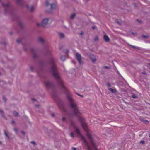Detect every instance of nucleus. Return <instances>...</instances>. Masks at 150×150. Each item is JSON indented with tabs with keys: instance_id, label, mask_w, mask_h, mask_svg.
<instances>
[{
	"instance_id": "obj_1",
	"label": "nucleus",
	"mask_w": 150,
	"mask_h": 150,
	"mask_svg": "<svg viewBox=\"0 0 150 150\" xmlns=\"http://www.w3.org/2000/svg\"><path fill=\"white\" fill-rule=\"evenodd\" d=\"M56 61V59L52 57L51 54H50L49 61V64L51 65L50 71L52 74L53 76L56 80L59 87L66 93L67 99L69 101L68 106L71 109L73 112V113L70 114L69 115L72 116L74 115L77 116L78 114L79 113V110L78 109L76 104L74 102L73 99L71 97V93L68 91L65 86L64 82L61 77L59 72L58 71L56 65L55 63Z\"/></svg>"
},
{
	"instance_id": "obj_2",
	"label": "nucleus",
	"mask_w": 150,
	"mask_h": 150,
	"mask_svg": "<svg viewBox=\"0 0 150 150\" xmlns=\"http://www.w3.org/2000/svg\"><path fill=\"white\" fill-rule=\"evenodd\" d=\"M81 124V125L83 128L87 132V136L88 139L90 140L91 146L94 150H97V147L95 143L94 142L93 138L92 137L91 135L87 132V130L86 128L88 127V125L85 122H80Z\"/></svg>"
},
{
	"instance_id": "obj_3",
	"label": "nucleus",
	"mask_w": 150,
	"mask_h": 150,
	"mask_svg": "<svg viewBox=\"0 0 150 150\" xmlns=\"http://www.w3.org/2000/svg\"><path fill=\"white\" fill-rule=\"evenodd\" d=\"M2 5L4 7V14L5 15L8 13H9L12 14L14 11L13 6L11 5L10 3H8L6 4H4V3H2Z\"/></svg>"
},
{
	"instance_id": "obj_4",
	"label": "nucleus",
	"mask_w": 150,
	"mask_h": 150,
	"mask_svg": "<svg viewBox=\"0 0 150 150\" xmlns=\"http://www.w3.org/2000/svg\"><path fill=\"white\" fill-rule=\"evenodd\" d=\"M86 55L87 56L92 60L93 63H94L96 61V56L90 53H86Z\"/></svg>"
},
{
	"instance_id": "obj_5",
	"label": "nucleus",
	"mask_w": 150,
	"mask_h": 150,
	"mask_svg": "<svg viewBox=\"0 0 150 150\" xmlns=\"http://www.w3.org/2000/svg\"><path fill=\"white\" fill-rule=\"evenodd\" d=\"M50 9L47 10L45 11V12L47 13H50L52 12L53 10L55 9L56 8V5L55 4L53 3L50 4Z\"/></svg>"
},
{
	"instance_id": "obj_6",
	"label": "nucleus",
	"mask_w": 150,
	"mask_h": 150,
	"mask_svg": "<svg viewBox=\"0 0 150 150\" xmlns=\"http://www.w3.org/2000/svg\"><path fill=\"white\" fill-rule=\"evenodd\" d=\"M45 84L47 89L54 88V85L53 83L49 81H46Z\"/></svg>"
},
{
	"instance_id": "obj_7",
	"label": "nucleus",
	"mask_w": 150,
	"mask_h": 150,
	"mask_svg": "<svg viewBox=\"0 0 150 150\" xmlns=\"http://www.w3.org/2000/svg\"><path fill=\"white\" fill-rule=\"evenodd\" d=\"M30 51L32 54L33 58L36 59L38 57V55L37 54V49L34 48H32L30 49Z\"/></svg>"
},
{
	"instance_id": "obj_8",
	"label": "nucleus",
	"mask_w": 150,
	"mask_h": 150,
	"mask_svg": "<svg viewBox=\"0 0 150 150\" xmlns=\"http://www.w3.org/2000/svg\"><path fill=\"white\" fill-rule=\"evenodd\" d=\"M76 59L78 61L79 64L82 65L83 64V63L81 60V57L80 54L79 53H76Z\"/></svg>"
},
{
	"instance_id": "obj_9",
	"label": "nucleus",
	"mask_w": 150,
	"mask_h": 150,
	"mask_svg": "<svg viewBox=\"0 0 150 150\" xmlns=\"http://www.w3.org/2000/svg\"><path fill=\"white\" fill-rule=\"evenodd\" d=\"M16 3L18 5L23 7L24 6L25 2L23 0H16Z\"/></svg>"
},
{
	"instance_id": "obj_10",
	"label": "nucleus",
	"mask_w": 150,
	"mask_h": 150,
	"mask_svg": "<svg viewBox=\"0 0 150 150\" xmlns=\"http://www.w3.org/2000/svg\"><path fill=\"white\" fill-rule=\"evenodd\" d=\"M48 20L49 19L47 18L44 19L42 21V24L41 25L42 27L43 28L44 27H45V25L48 23Z\"/></svg>"
},
{
	"instance_id": "obj_11",
	"label": "nucleus",
	"mask_w": 150,
	"mask_h": 150,
	"mask_svg": "<svg viewBox=\"0 0 150 150\" xmlns=\"http://www.w3.org/2000/svg\"><path fill=\"white\" fill-rule=\"evenodd\" d=\"M103 38L106 42H109L110 41V39L109 37L106 35H104Z\"/></svg>"
},
{
	"instance_id": "obj_12",
	"label": "nucleus",
	"mask_w": 150,
	"mask_h": 150,
	"mask_svg": "<svg viewBox=\"0 0 150 150\" xmlns=\"http://www.w3.org/2000/svg\"><path fill=\"white\" fill-rule=\"evenodd\" d=\"M59 107L63 109L64 107L65 104L64 103L60 102L59 104Z\"/></svg>"
},
{
	"instance_id": "obj_13",
	"label": "nucleus",
	"mask_w": 150,
	"mask_h": 150,
	"mask_svg": "<svg viewBox=\"0 0 150 150\" xmlns=\"http://www.w3.org/2000/svg\"><path fill=\"white\" fill-rule=\"evenodd\" d=\"M75 128L76 133L79 135H81L79 129L76 127H75Z\"/></svg>"
},
{
	"instance_id": "obj_14",
	"label": "nucleus",
	"mask_w": 150,
	"mask_h": 150,
	"mask_svg": "<svg viewBox=\"0 0 150 150\" xmlns=\"http://www.w3.org/2000/svg\"><path fill=\"white\" fill-rule=\"evenodd\" d=\"M38 40L39 42L42 44H43L44 42V39L41 37H40L38 38Z\"/></svg>"
},
{
	"instance_id": "obj_15",
	"label": "nucleus",
	"mask_w": 150,
	"mask_h": 150,
	"mask_svg": "<svg viewBox=\"0 0 150 150\" xmlns=\"http://www.w3.org/2000/svg\"><path fill=\"white\" fill-rule=\"evenodd\" d=\"M128 45H129V46H131L134 49H137L138 50H140V48L134 46H133V45H131L129 44H128Z\"/></svg>"
},
{
	"instance_id": "obj_16",
	"label": "nucleus",
	"mask_w": 150,
	"mask_h": 150,
	"mask_svg": "<svg viewBox=\"0 0 150 150\" xmlns=\"http://www.w3.org/2000/svg\"><path fill=\"white\" fill-rule=\"evenodd\" d=\"M82 139L83 140V142H85L87 146H88V142L86 140V139L83 137H82Z\"/></svg>"
},
{
	"instance_id": "obj_17",
	"label": "nucleus",
	"mask_w": 150,
	"mask_h": 150,
	"mask_svg": "<svg viewBox=\"0 0 150 150\" xmlns=\"http://www.w3.org/2000/svg\"><path fill=\"white\" fill-rule=\"evenodd\" d=\"M109 90L114 93H115L117 92V90L116 89H114L112 88L109 89Z\"/></svg>"
},
{
	"instance_id": "obj_18",
	"label": "nucleus",
	"mask_w": 150,
	"mask_h": 150,
	"mask_svg": "<svg viewBox=\"0 0 150 150\" xmlns=\"http://www.w3.org/2000/svg\"><path fill=\"white\" fill-rule=\"evenodd\" d=\"M4 134L8 138L9 140L10 139V137H9L8 133L6 131H4Z\"/></svg>"
},
{
	"instance_id": "obj_19",
	"label": "nucleus",
	"mask_w": 150,
	"mask_h": 150,
	"mask_svg": "<svg viewBox=\"0 0 150 150\" xmlns=\"http://www.w3.org/2000/svg\"><path fill=\"white\" fill-rule=\"evenodd\" d=\"M18 25L21 28H22L23 27V23L22 22L20 21H19L18 22Z\"/></svg>"
},
{
	"instance_id": "obj_20",
	"label": "nucleus",
	"mask_w": 150,
	"mask_h": 150,
	"mask_svg": "<svg viewBox=\"0 0 150 150\" xmlns=\"http://www.w3.org/2000/svg\"><path fill=\"white\" fill-rule=\"evenodd\" d=\"M60 59L63 61H64L65 59V55H63L61 57Z\"/></svg>"
},
{
	"instance_id": "obj_21",
	"label": "nucleus",
	"mask_w": 150,
	"mask_h": 150,
	"mask_svg": "<svg viewBox=\"0 0 150 150\" xmlns=\"http://www.w3.org/2000/svg\"><path fill=\"white\" fill-rule=\"evenodd\" d=\"M14 115L15 116H19L18 113L16 111H14L13 112Z\"/></svg>"
},
{
	"instance_id": "obj_22",
	"label": "nucleus",
	"mask_w": 150,
	"mask_h": 150,
	"mask_svg": "<svg viewBox=\"0 0 150 150\" xmlns=\"http://www.w3.org/2000/svg\"><path fill=\"white\" fill-rule=\"evenodd\" d=\"M29 9L30 11L31 12H32L34 10V8L33 5L31 6L30 8Z\"/></svg>"
},
{
	"instance_id": "obj_23",
	"label": "nucleus",
	"mask_w": 150,
	"mask_h": 150,
	"mask_svg": "<svg viewBox=\"0 0 150 150\" xmlns=\"http://www.w3.org/2000/svg\"><path fill=\"white\" fill-rule=\"evenodd\" d=\"M76 15L75 13L72 14L70 16V18L71 19H73Z\"/></svg>"
},
{
	"instance_id": "obj_24",
	"label": "nucleus",
	"mask_w": 150,
	"mask_h": 150,
	"mask_svg": "<svg viewBox=\"0 0 150 150\" xmlns=\"http://www.w3.org/2000/svg\"><path fill=\"white\" fill-rule=\"evenodd\" d=\"M23 46L24 48V50L25 52H27L28 50V49L27 48L25 47L26 46V44H23Z\"/></svg>"
},
{
	"instance_id": "obj_25",
	"label": "nucleus",
	"mask_w": 150,
	"mask_h": 150,
	"mask_svg": "<svg viewBox=\"0 0 150 150\" xmlns=\"http://www.w3.org/2000/svg\"><path fill=\"white\" fill-rule=\"evenodd\" d=\"M44 64V62H40L39 63V65L41 67V69H42V68H43Z\"/></svg>"
},
{
	"instance_id": "obj_26",
	"label": "nucleus",
	"mask_w": 150,
	"mask_h": 150,
	"mask_svg": "<svg viewBox=\"0 0 150 150\" xmlns=\"http://www.w3.org/2000/svg\"><path fill=\"white\" fill-rule=\"evenodd\" d=\"M59 34L60 36V37L61 38H63L64 37V35L63 33H59Z\"/></svg>"
},
{
	"instance_id": "obj_27",
	"label": "nucleus",
	"mask_w": 150,
	"mask_h": 150,
	"mask_svg": "<svg viewBox=\"0 0 150 150\" xmlns=\"http://www.w3.org/2000/svg\"><path fill=\"white\" fill-rule=\"evenodd\" d=\"M132 97L134 98H138V96L135 95L134 94H132Z\"/></svg>"
},
{
	"instance_id": "obj_28",
	"label": "nucleus",
	"mask_w": 150,
	"mask_h": 150,
	"mask_svg": "<svg viewBox=\"0 0 150 150\" xmlns=\"http://www.w3.org/2000/svg\"><path fill=\"white\" fill-rule=\"evenodd\" d=\"M2 99H3V100H4L5 102H6L7 99L4 96H3Z\"/></svg>"
},
{
	"instance_id": "obj_29",
	"label": "nucleus",
	"mask_w": 150,
	"mask_h": 150,
	"mask_svg": "<svg viewBox=\"0 0 150 150\" xmlns=\"http://www.w3.org/2000/svg\"><path fill=\"white\" fill-rule=\"evenodd\" d=\"M149 123V121H148L147 120H144L143 123H144V124H148Z\"/></svg>"
},
{
	"instance_id": "obj_30",
	"label": "nucleus",
	"mask_w": 150,
	"mask_h": 150,
	"mask_svg": "<svg viewBox=\"0 0 150 150\" xmlns=\"http://www.w3.org/2000/svg\"><path fill=\"white\" fill-rule=\"evenodd\" d=\"M142 37L144 38H146L149 37L148 35H142Z\"/></svg>"
},
{
	"instance_id": "obj_31",
	"label": "nucleus",
	"mask_w": 150,
	"mask_h": 150,
	"mask_svg": "<svg viewBox=\"0 0 150 150\" xmlns=\"http://www.w3.org/2000/svg\"><path fill=\"white\" fill-rule=\"evenodd\" d=\"M115 22L116 23H117V24L120 25L121 24L120 22L118 21V20L117 19H116L115 21Z\"/></svg>"
},
{
	"instance_id": "obj_32",
	"label": "nucleus",
	"mask_w": 150,
	"mask_h": 150,
	"mask_svg": "<svg viewBox=\"0 0 150 150\" xmlns=\"http://www.w3.org/2000/svg\"><path fill=\"white\" fill-rule=\"evenodd\" d=\"M94 41L95 42L98 40V36H96L94 39Z\"/></svg>"
},
{
	"instance_id": "obj_33",
	"label": "nucleus",
	"mask_w": 150,
	"mask_h": 150,
	"mask_svg": "<svg viewBox=\"0 0 150 150\" xmlns=\"http://www.w3.org/2000/svg\"><path fill=\"white\" fill-rule=\"evenodd\" d=\"M136 21L140 23H142V21L141 20H139V19H136Z\"/></svg>"
},
{
	"instance_id": "obj_34",
	"label": "nucleus",
	"mask_w": 150,
	"mask_h": 150,
	"mask_svg": "<svg viewBox=\"0 0 150 150\" xmlns=\"http://www.w3.org/2000/svg\"><path fill=\"white\" fill-rule=\"evenodd\" d=\"M70 135L73 138H74V134L73 133V132H71V133H70Z\"/></svg>"
},
{
	"instance_id": "obj_35",
	"label": "nucleus",
	"mask_w": 150,
	"mask_h": 150,
	"mask_svg": "<svg viewBox=\"0 0 150 150\" xmlns=\"http://www.w3.org/2000/svg\"><path fill=\"white\" fill-rule=\"evenodd\" d=\"M103 67L104 69H110V67L107 66H104Z\"/></svg>"
},
{
	"instance_id": "obj_36",
	"label": "nucleus",
	"mask_w": 150,
	"mask_h": 150,
	"mask_svg": "<svg viewBox=\"0 0 150 150\" xmlns=\"http://www.w3.org/2000/svg\"><path fill=\"white\" fill-rule=\"evenodd\" d=\"M49 4V3L48 2V1H47L46 2V3H45V6H47Z\"/></svg>"
},
{
	"instance_id": "obj_37",
	"label": "nucleus",
	"mask_w": 150,
	"mask_h": 150,
	"mask_svg": "<svg viewBox=\"0 0 150 150\" xmlns=\"http://www.w3.org/2000/svg\"><path fill=\"white\" fill-rule=\"evenodd\" d=\"M30 143L33 144L34 145H36V142L35 141H32L30 142Z\"/></svg>"
},
{
	"instance_id": "obj_38",
	"label": "nucleus",
	"mask_w": 150,
	"mask_h": 150,
	"mask_svg": "<svg viewBox=\"0 0 150 150\" xmlns=\"http://www.w3.org/2000/svg\"><path fill=\"white\" fill-rule=\"evenodd\" d=\"M1 116L3 117H4V118H5V115L4 114V112H3V113H1Z\"/></svg>"
},
{
	"instance_id": "obj_39",
	"label": "nucleus",
	"mask_w": 150,
	"mask_h": 150,
	"mask_svg": "<svg viewBox=\"0 0 150 150\" xmlns=\"http://www.w3.org/2000/svg\"><path fill=\"white\" fill-rule=\"evenodd\" d=\"M145 142V141H143V140H141L140 142V143H142L143 144H144Z\"/></svg>"
},
{
	"instance_id": "obj_40",
	"label": "nucleus",
	"mask_w": 150,
	"mask_h": 150,
	"mask_svg": "<svg viewBox=\"0 0 150 150\" xmlns=\"http://www.w3.org/2000/svg\"><path fill=\"white\" fill-rule=\"evenodd\" d=\"M16 42L18 44L20 43L21 42V41L19 39H18L16 40Z\"/></svg>"
},
{
	"instance_id": "obj_41",
	"label": "nucleus",
	"mask_w": 150,
	"mask_h": 150,
	"mask_svg": "<svg viewBox=\"0 0 150 150\" xmlns=\"http://www.w3.org/2000/svg\"><path fill=\"white\" fill-rule=\"evenodd\" d=\"M14 131L16 132V133H18V130L16 128H14Z\"/></svg>"
},
{
	"instance_id": "obj_42",
	"label": "nucleus",
	"mask_w": 150,
	"mask_h": 150,
	"mask_svg": "<svg viewBox=\"0 0 150 150\" xmlns=\"http://www.w3.org/2000/svg\"><path fill=\"white\" fill-rule=\"evenodd\" d=\"M76 94L77 95H78V96H81V97H83L84 96L83 95H80L77 93H76Z\"/></svg>"
},
{
	"instance_id": "obj_43",
	"label": "nucleus",
	"mask_w": 150,
	"mask_h": 150,
	"mask_svg": "<svg viewBox=\"0 0 150 150\" xmlns=\"http://www.w3.org/2000/svg\"><path fill=\"white\" fill-rule=\"evenodd\" d=\"M65 118L64 117H63L62 118V120L63 122H64L65 120Z\"/></svg>"
},
{
	"instance_id": "obj_44",
	"label": "nucleus",
	"mask_w": 150,
	"mask_h": 150,
	"mask_svg": "<svg viewBox=\"0 0 150 150\" xmlns=\"http://www.w3.org/2000/svg\"><path fill=\"white\" fill-rule=\"evenodd\" d=\"M21 132L23 134V135H25V132L23 131H21Z\"/></svg>"
},
{
	"instance_id": "obj_45",
	"label": "nucleus",
	"mask_w": 150,
	"mask_h": 150,
	"mask_svg": "<svg viewBox=\"0 0 150 150\" xmlns=\"http://www.w3.org/2000/svg\"><path fill=\"white\" fill-rule=\"evenodd\" d=\"M0 44H3V45H4L5 46H6V43L5 42H0Z\"/></svg>"
},
{
	"instance_id": "obj_46",
	"label": "nucleus",
	"mask_w": 150,
	"mask_h": 150,
	"mask_svg": "<svg viewBox=\"0 0 150 150\" xmlns=\"http://www.w3.org/2000/svg\"><path fill=\"white\" fill-rule=\"evenodd\" d=\"M30 69H31V72H33V67H30Z\"/></svg>"
},
{
	"instance_id": "obj_47",
	"label": "nucleus",
	"mask_w": 150,
	"mask_h": 150,
	"mask_svg": "<svg viewBox=\"0 0 150 150\" xmlns=\"http://www.w3.org/2000/svg\"><path fill=\"white\" fill-rule=\"evenodd\" d=\"M25 6H26V7L28 9H29L30 8H29V6L27 4Z\"/></svg>"
},
{
	"instance_id": "obj_48",
	"label": "nucleus",
	"mask_w": 150,
	"mask_h": 150,
	"mask_svg": "<svg viewBox=\"0 0 150 150\" xmlns=\"http://www.w3.org/2000/svg\"><path fill=\"white\" fill-rule=\"evenodd\" d=\"M96 28V26H92V29L93 30H94Z\"/></svg>"
},
{
	"instance_id": "obj_49",
	"label": "nucleus",
	"mask_w": 150,
	"mask_h": 150,
	"mask_svg": "<svg viewBox=\"0 0 150 150\" xmlns=\"http://www.w3.org/2000/svg\"><path fill=\"white\" fill-rule=\"evenodd\" d=\"M132 35H137V33H134L133 32H132Z\"/></svg>"
},
{
	"instance_id": "obj_50",
	"label": "nucleus",
	"mask_w": 150,
	"mask_h": 150,
	"mask_svg": "<svg viewBox=\"0 0 150 150\" xmlns=\"http://www.w3.org/2000/svg\"><path fill=\"white\" fill-rule=\"evenodd\" d=\"M69 52V50L68 49H67L66 50V53H68V52Z\"/></svg>"
},
{
	"instance_id": "obj_51",
	"label": "nucleus",
	"mask_w": 150,
	"mask_h": 150,
	"mask_svg": "<svg viewBox=\"0 0 150 150\" xmlns=\"http://www.w3.org/2000/svg\"><path fill=\"white\" fill-rule=\"evenodd\" d=\"M107 86H108L109 87H110L111 86V85L109 83H107Z\"/></svg>"
},
{
	"instance_id": "obj_52",
	"label": "nucleus",
	"mask_w": 150,
	"mask_h": 150,
	"mask_svg": "<svg viewBox=\"0 0 150 150\" xmlns=\"http://www.w3.org/2000/svg\"><path fill=\"white\" fill-rule=\"evenodd\" d=\"M11 123L12 124H14L15 123V121H14V120H12L11 122Z\"/></svg>"
},
{
	"instance_id": "obj_53",
	"label": "nucleus",
	"mask_w": 150,
	"mask_h": 150,
	"mask_svg": "<svg viewBox=\"0 0 150 150\" xmlns=\"http://www.w3.org/2000/svg\"><path fill=\"white\" fill-rule=\"evenodd\" d=\"M72 149L73 150H76V148H75V147H72Z\"/></svg>"
},
{
	"instance_id": "obj_54",
	"label": "nucleus",
	"mask_w": 150,
	"mask_h": 150,
	"mask_svg": "<svg viewBox=\"0 0 150 150\" xmlns=\"http://www.w3.org/2000/svg\"><path fill=\"white\" fill-rule=\"evenodd\" d=\"M142 74H144V75H146V73L145 71L143 72L142 73Z\"/></svg>"
},
{
	"instance_id": "obj_55",
	"label": "nucleus",
	"mask_w": 150,
	"mask_h": 150,
	"mask_svg": "<svg viewBox=\"0 0 150 150\" xmlns=\"http://www.w3.org/2000/svg\"><path fill=\"white\" fill-rule=\"evenodd\" d=\"M84 33L83 32H82L80 34V35H82Z\"/></svg>"
},
{
	"instance_id": "obj_56",
	"label": "nucleus",
	"mask_w": 150,
	"mask_h": 150,
	"mask_svg": "<svg viewBox=\"0 0 150 150\" xmlns=\"http://www.w3.org/2000/svg\"><path fill=\"white\" fill-rule=\"evenodd\" d=\"M3 112H4L3 111L0 109V113L1 114L2 113H3Z\"/></svg>"
},
{
	"instance_id": "obj_57",
	"label": "nucleus",
	"mask_w": 150,
	"mask_h": 150,
	"mask_svg": "<svg viewBox=\"0 0 150 150\" xmlns=\"http://www.w3.org/2000/svg\"><path fill=\"white\" fill-rule=\"evenodd\" d=\"M13 32H10L9 33V34L11 35H12L13 34Z\"/></svg>"
},
{
	"instance_id": "obj_58",
	"label": "nucleus",
	"mask_w": 150,
	"mask_h": 150,
	"mask_svg": "<svg viewBox=\"0 0 150 150\" xmlns=\"http://www.w3.org/2000/svg\"><path fill=\"white\" fill-rule=\"evenodd\" d=\"M51 115L52 116L54 117L55 116V115L54 113H52Z\"/></svg>"
},
{
	"instance_id": "obj_59",
	"label": "nucleus",
	"mask_w": 150,
	"mask_h": 150,
	"mask_svg": "<svg viewBox=\"0 0 150 150\" xmlns=\"http://www.w3.org/2000/svg\"><path fill=\"white\" fill-rule=\"evenodd\" d=\"M140 120L142 121V122H144V120H145L144 119H140Z\"/></svg>"
},
{
	"instance_id": "obj_60",
	"label": "nucleus",
	"mask_w": 150,
	"mask_h": 150,
	"mask_svg": "<svg viewBox=\"0 0 150 150\" xmlns=\"http://www.w3.org/2000/svg\"><path fill=\"white\" fill-rule=\"evenodd\" d=\"M37 25L38 26H40V24H39V23H37Z\"/></svg>"
},
{
	"instance_id": "obj_61",
	"label": "nucleus",
	"mask_w": 150,
	"mask_h": 150,
	"mask_svg": "<svg viewBox=\"0 0 150 150\" xmlns=\"http://www.w3.org/2000/svg\"><path fill=\"white\" fill-rule=\"evenodd\" d=\"M41 69H39V68H38V72L39 71H41Z\"/></svg>"
},
{
	"instance_id": "obj_62",
	"label": "nucleus",
	"mask_w": 150,
	"mask_h": 150,
	"mask_svg": "<svg viewBox=\"0 0 150 150\" xmlns=\"http://www.w3.org/2000/svg\"><path fill=\"white\" fill-rule=\"evenodd\" d=\"M32 100H33V101H35V99H34V98H32Z\"/></svg>"
},
{
	"instance_id": "obj_63",
	"label": "nucleus",
	"mask_w": 150,
	"mask_h": 150,
	"mask_svg": "<svg viewBox=\"0 0 150 150\" xmlns=\"http://www.w3.org/2000/svg\"><path fill=\"white\" fill-rule=\"evenodd\" d=\"M62 47H59V49L60 50H61L62 49Z\"/></svg>"
},
{
	"instance_id": "obj_64",
	"label": "nucleus",
	"mask_w": 150,
	"mask_h": 150,
	"mask_svg": "<svg viewBox=\"0 0 150 150\" xmlns=\"http://www.w3.org/2000/svg\"><path fill=\"white\" fill-rule=\"evenodd\" d=\"M2 144V142L0 141V144Z\"/></svg>"
}]
</instances>
